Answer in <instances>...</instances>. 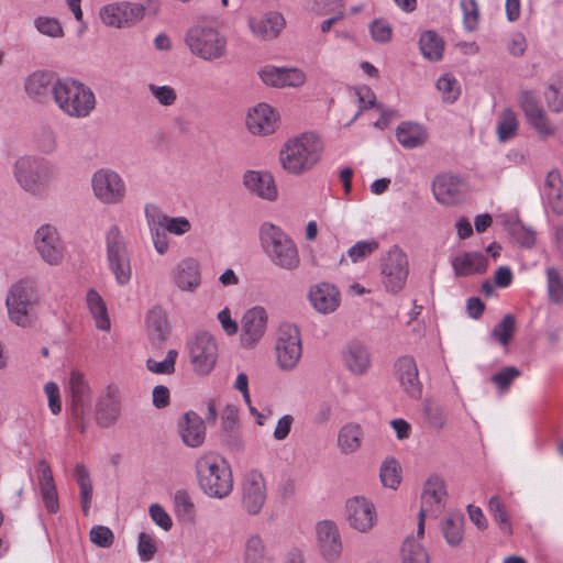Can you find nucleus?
Listing matches in <instances>:
<instances>
[{
	"label": "nucleus",
	"mask_w": 563,
	"mask_h": 563,
	"mask_svg": "<svg viewBox=\"0 0 563 563\" xmlns=\"http://www.w3.org/2000/svg\"><path fill=\"white\" fill-rule=\"evenodd\" d=\"M189 52L208 63L220 60L228 55V38L209 24L192 25L185 35Z\"/></svg>",
	"instance_id": "nucleus-7"
},
{
	"label": "nucleus",
	"mask_w": 563,
	"mask_h": 563,
	"mask_svg": "<svg viewBox=\"0 0 563 563\" xmlns=\"http://www.w3.org/2000/svg\"><path fill=\"white\" fill-rule=\"evenodd\" d=\"M549 298L554 303L563 301V279L560 273L550 267L547 271Z\"/></svg>",
	"instance_id": "nucleus-56"
},
{
	"label": "nucleus",
	"mask_w": 563,
	"mask_h": 563,
	"mask_svg": "<svg viewBox=\"0 0 563 563\" xmlns=\"http://www.w3.org/2000/svg\"><path fill=\"white\" fill-rule=\"evenodd\" d=\"M275 361L282 372H292L302 357V339L300 329L290 322L282 323L275 333Z\"/></svg>",
	"instance_id": "nucleus-9"
},
{
	"label": "nucleus",
	"mask_w": 563,
	"mask_h": 563,
	"mask_svg": "<svg viewBox=\"0 0 563 563\" xmlns=\"http://www.w3.org/2000/svg\"><path fill=\"white\" fill-rule=\"evenodd\" d=\"M147 89L157 103L163 107H170L177 100V92L172 86L151 82L147 85Z\"/></svg>",
	"instance_id": "nucleus-50"
},
{
	"label": "nucleus",
	"mask_w": 563,
	"mask_h": 563,
	"mask_svg": "<svg viewBox=\"0 0 563 563\" xmlns=\"http://www.w3.org/2000/svg\"><path fill=\"white\" fill-rule=\"evenodd\" d=\"M402 563H429V555L415 537H408L401 548Z\"/></svg>",
	"instance_id": "nucleus-43"
},
{
	"label": "nucleus",
	"mask_w": 563,
	"mask_h": 563,
	"mask_svg": "<svg viewBox=\"0 0 563 563\" xmlns=\"http://www.w3.org/2000/svg\"><path fill=\"white\" fill-rule=\"evenodd\" d=\"M90 541L100 548H110L114 541V534L106 526H95L90 530Z\"/></svg>",
	"instance_id": "nucleus-63"
},
{
	"label": "nucleus",
	"mask_w": 563,
	"mask_h": 563,
	"mask_svg": "<svg viewBox=\"0 0 563 563\" xmlns=\"http://www.w3.org/2000/svg\"><path fill=\"white\" fill-rule=\"evenodd\" d=\"M464 27L472 32L476 30L479 21V11L476 0H461Z\"/></svg>",
	"instance_id": "nucleus-57"
},
{
	"label": "nucleus",
	"mask_w": 563,
	"mask_h": 563,
	"mask_svg": "<svg viewBox=\"0 0 563 563\" xmlns=\"http://www.w3.org/2000/svg\"><path fill=\"white\" fill-rule=\"evenodd\" d=\"M168 276L170 284L180 292L195 294L202 285L201 265L194 256L176 262Z\"/></svg>",
	"instance_id": "nucleus-17"
},
{
	"label": "nucleus",
	"mask_w": 563,
	"mask_h": 563,
	"mask_svg": "<svg viewBox=\"0 0 563 563\" xmlns=\"http://www.w3.org/2000/svg\"><path fill=\"white\" fill-rule=\"evenodd\" d=\"M53 100L58 110L71 119L88 118L96 109L95 92L73 78H58L53 87Z\"/></svg>",
	"instance_id": "nucleus-3"
},
{
	"label": "nucleus",
	"mask_w": 563,
	"mask_h": 563,
	"mask_svg": "<svg viewBox=\"0 0 563 563\" xmlns=\"http://www.w3.org/2000/svg\"><path fill=\"white\" fill-rule=\"evenodd\" d=\"M346 521L353 530L366 533L377 522V512L372 500L364 496H354L345 503Z\"/></svg>",
	"instance_id": "nucleus-18"
},
{
	"label": "nucleus",
	"mask_w": 563,
	"mask_h": 563,
	"mask_svg": "<svg viewBox=\"0 0 563 563\" xmlns=\"http://www.w3.org/2000/svg\"><path fill=\"white\" fill-rule=\"evenodd\" d=\"M38 300L33 279L21 278L11 284L4 300L9 321L22 329L32 328L36 321Z\"/></svg>",
	"instance_id": "nucleus-4"
},
{
	"label": "nucleus",
	"mask_w": 563,
	"mask_h": 563,
	"mask_svg": "<svg viewBox=\"0 0 563 563\" xmlns=\"http://www.w3.org/2000/svg\"><path fill=\"white\" fill-rule=\"evenodd\" d=\"M515 329L516 320L514 316L506 314L501 321L494 327L492 336L501 345H507L514 335Z\"/></svg>",
	"instance_id": "nucleus-49"
},
{
	"label": "nucleus",
	"mask_w": 563,
	"mask_h": 563,
	"mask_svg": "<svg viewBox=\"0 0 563 563\" xmlns=\"http://www.w3.org/2000/svg\"><path fill=\"white\" fill-rule=\"evenodd\" d=\"M177 356L178 352L176 350H169L163 361L148 358L146 362V367L150 372L155 374H173L175 372V363Z\"/></svg>",
	"instance_id": "nucleus-53"
},
{
	"label": "nucleus",
	"mask_w": 563,
	"mask_h": 563,
	"mask_svg": "<svg viewBox=\"0 0 563 563\" xmlns=\"http://www.w3.org/2000/svg\"><path fill=\"white\" fill-rule=\"evenodd\" d=\"M395 373L401 390L409 398L419 399L422 395V384L415 358L407 355L398 358L395 364Z\"/></svg>",
	"instance_id": "nucleus-26"
},
{
	"label": "nucleus",
	"mask_w": 563,
	"mask_h": 563,
	"mask_svg": "<svg viewBox=\"0 0 563 563\" xmlns=\"http://www.w3.org/2000/svg\"><path fill=\"white\" fill-rule=\"evenodd\" d=\"M75 477L79 485L81 509L82 512L87 516L90 510L93 492L90 473L87 466L80 463L77 464L75 467Z\"/></svg>",
	"instance_id": "nucleus-41"
},
{
	"label": "nucleus",
	"mask_w": 563,
	"mask_h": 563,
	"mask_svg": "<svg viewBox=\"0 0 563 563\" xmlns=\"http://www.w3.org/2000/svg\"><path fill=\"white\" fill-rule=\"evenodd\" d=\"M426 421L434 430H441L446 424V416L444 410L434 404H427L424 406Z\"/></svg>",
	"instance_id": "nucleus-61"
},
{
	"label": "nucleus",
	"mask_w": 563,
	"mask_h": 563,
	"mask_svg": "<svg viewBox=\"0 0 563 563\" xmlns=\"http://www.w3.org/2000/svg\"><path fill=\"white\" fill-rule=\"evenodd\" d=\"M324 143L314 132H303L289 137L282 145L278 163L284 172L292 176L309 173L321 161Z\"/></svg>",
	"instance_id": "nucleus-1"
},
{
	"label": "nucleus",
	"mask_w": 563,
	"mask_h": 563,
	"mask_svg": "<svg viewBox=\"0 0 563 563\" xmlns=\"http://www.w3.org/2000/svg\"><path fill=\"white\" fill-rule=\"evenodd\" d=\"M309 301L320 313H331L340 305V292L336 287L329 283H320L309 290Z\"/></svg>",
	"instance_id": "nucleus-29"
},
{
	"label": "nucleus",
	"mask_w": 563,
	"mask_h": 563,
	"mask_svg": "<svg viewBox=\"0 0 563 563\" xmlns=\"http://www.w3.org/2000/svg\"><path fill=\"white\" fill-rule=\"evenodd\" d=\"M378 247L379 243L375 239L362 240L352 245L346 254L352 263H360L375 253Z\"/></svg>",
	"instance_id": "nucleus-46"
},
{
	"label": "nucleus",
	"mask_w": 563,
	"mask_h": 563,
	"mask_svg": "<svg viewBox=\"0 0 563 563\" xmlns=\"http://www.w3.org/2000/svg\"><path fill=\"white\" fill-rule=\"evenodd\" d=\"M189 362L196 374L209 375L218 361V343L213 335L206 331L194 333L186 343Z\"/></svg>",
	"instance_id": "nucleus-12"
},
{
	"label": "nucleus",
	"mask_w": 563,
	"mask_h": 563,
	"mask_svg": "<svg viewBox=\"0 0 563 563\" xmlns=\"http://www.w3.org/2000/svg\"><path fill=\"white\" fill-rule=\"evenodd\" d=\"M200 489L210 498L223 499L233 490V475L228 461L214 452H206L195 463Z\"/></svg>",
	"instance_id": "nucleus-2"
},
{
	"label": "nucleus",
	"mask_w": 563,
	"mask_h": 563,
	"mask_svg": "<svg viewBox=\"0 0 563 563\" xmlns=\"http://www.w3.org/2000/svg\"><path fill=\"white\" fill-rule=\"evenodd\" d=\"M37 148L44 154H53L57 150V135L52 129H43L36 139Z\"/></svg>",
	"instance_id": "nucleus-64"
},
{
	"label": "nucleus",
	"mask_w": 563,
	"mask_h": 563,
	"mask_svg": "<svg viewBox=\"0 0 563 563\" xmlns=\"http://www.w3.org/2000/svg\"><path fill=\"white\" fill-rule=\"evenodd\" d=\"M145 220H150L153 225H157L166 234L183 236L191 231L192 224L186 217H170L165 214L161 208L154 203H146L144 207Z\"/></svg>",
	"instance_id": "nucleus-25"
},
{
	"label": "nucleus",
	"mask_w": 563,
	"mask_h": 563,
	"mask_svg": "<svg viewBox=\"0 0 563 563\" xmlns=\"http://www.w3.org/2000/svg\"><path fill=\"white\" fill-rule=\"evenodd\" d=\"M146 224L148 227L155 252L161 256L167 254L170 249V242L167 234L162 229H158L157 225H153L150 220H146Z\"/></svg>",
	"instance_id": "nucleus-58"
},
{
	"label": "nucleus",
	"mask_w": 563,
	"mask_h": 563,
	"mask_svg": "<svg viewBox=\"0 0 563 563\" xmlns=\"http://www.w3.org/2000/svg\"><path fill=\"white\" fill-rule=\"evenodd\" d=\"M157 551L156 541L153 536L141 532L137 537V553L143 562L151 561Z\"/></svg>",
	"instance_id": "nucleus-59"
},
{
	"label": "nucleus",
	"mask_w": 563,
	"mask_h": 563,
	"mask_svg": "<svg viewBox=\"0 0 563 563\" xmlns=\"http://www.w3.org/2000/svg\"><path fill=\"white\" fill-rule=\"evenodd\" d=\"M36 31L45 36L49 37H62L64 30L60 22L52 16L40 15L33 21Z\"/></svg>",
	"instance_id": "nucleus-48"
},
{
	"label": "nucleus",
	"mask_w": 563,
	"mask_h": 563,
	"mask_svg": "<svg viewBox=\"0 0 563 563\" xmlns=\"http://www.w3.org/2000/svg\"><path fill=\"white\" fill-rule=\"evenodd\" d=\"M419 47L424 58L439 62L443 56L444 41L434 31L428 30L421 33Z\"/></svg>",
	"instance_id": "nucleus-38"
},
{
	"label": "nucleus",
	"mask_w": 563,
	"mask_h": 563,
	"mask_svg": "<svg viewBox=\"0 0 563 563\" xmlns=\"http://www.w3.org/2000/svg\"><path fill=\"white\" fill-rule=\"evenodd\" d=\"M341 355L344 367L353 376H365L372 367L369 347L361 341L354 340L346 343Z\"/></svg>",
	"instance_id": "nucleus-23"
},
{
	"label": "nucleus",
	"mask_w": 563,
	"mask_h": 563,
	"mask_svg": "<svg viewBox=\"0 0 563 563\" xmlns=\"http://www.w3.org/2000/svg\"><path fill=\"white\" fill-rule=\"evenodd\" d=\"M53 165L36 155H21L12 164L16 185L33 197H43L53 177Z\"/></svg>",
	"instance_id": "nucleus-5"
},
{
	"label": "nucleus",
	"mask_w": 563,
	"mask_h": 563,
	"mask_svg": "<svg viewBox=\"0 0 563 563\" xmlns=\"http://www.w3.org/2000/svg\"><path fill=\"white\" fill-rule=\"evenodd\" d=\"M521 375V372L515 366H506L495 373L490 380L496 385L500 394L506 393L514 380Z\"/></svg>",
	"instance_id": "nucleus-52"
},
{
	"label": "nucleus",
	"mask_w": 563,
	"mask_h": 563,
	"mask_svg": "<svg viewBox=\"0 0 563 563\" xmlns=\"http://www.w3.org/2000/svg\"><path fill=\"white\" fill-rule=\"evenodd\" d=\"M268 323L265 308L255 306L247 309L241 319L240 342L244 349H254L264 338Z\"/></svg>",
	"instance_id": "nucleus-19"
},
{
	"label": "nucleus",
	"mask_w": 563,
	"mask_h": 563,
	"mask_svg": "<svg viewBox=\"0 0 563 563\" xmlns=\"http://www.w3.org/2000/svg\"><path fill=\"white\" fill-rule=\"evenodd\" d=\"M519 104L525 113L528 123L542 136L554 135L560 129L561 124H552L545 111L539 104L538 98L534 92L523 90L519 95Z\"/></svg>",
	"instance_id": "nucleus-21"
},
{
	"label": "nucleus",
	"mask_w": 563,
	"mask_h": 563,
	"mask_svg": "<svg viewBox=\"0 0 563 563\" xmlns=\"http://www.w3.org/2000/svg\"><path fill=\"white\" fill-rule=\"evenodd\" d=\"M380 479L385 487L395 489L401 479V468L395 459H387L380 466Z\"/></svg>",
	"instance_id": "nucleus-47"
},
{
	"label": "nucleus",
	"mask_w": 563,
	"mask_h": 563,
	"mask_svg": "<svg viewBox=\"0 0 563 563\" xmlns=\"http://www.w3.org/2000/svg\"><path fill=\"white\" fill-rule=\"evenodd\" d=\"M54 75L45 70H36L24 80V91L34 101L43 102L48 93L53 95Z\"/></svg>",
	"instance_id": "nucleus-33"
},
{
	"label": "nucleus",
	"mask_w": 563,
	"mask_h": 563,
	"mask_svg": "<svg viewBox=\"0 0 563 563\" xmlns=\"http://www.w3.org/2000/svg\"><path fill=\"white\" fill-rule=\"evenodd\" d=\"M451 264L456 277L484 274L488 266L487 258L479 252L460 253L452 258Z\"/></svg>",
	"instance_id": "nucleus-32"
},
{
	"label": "nucleus",
	"mask_w": 563,
	"mask_h": 563,
	"mask_svg": "<svg viewBox=\"0 0 563 563\" xmlns=\"http://www.w3.org/2000/svg\"><path fill=\"white\" fill-rule=\"evenodd\" d=\"M435 87L441 93L442 100L448 103H454L461 95V85L454 75L445 73L441 75Z\"/></svg>",
	"instance_id": "nucleus-42"
},
{
	"label": "nucleus",
	"mask_w": 563,
	"mask_h": 563,
	"mask_svg": "<svg viewBox=\"0 0 563 563\" xmlns=\"http://www.w3.org/2000/svg\"><path fill=\"white\" fill-rule=\"evenodd\" d=\"M448 498L444 479L438 475H431L421 494V508L418 514L417 534L424 533V518L427 516L437 518L445 508Z\"/></svg>",
	"instance_id": "nucleus-13"
},
{
	"label": "nucleus",
	"mask_w": 563,
	"mask_h": 563,
	"mask_svg": "<svg viewBox=\"0 0 563 563\" xmlns=\"http://www.w3.org/2000/svg\"><path fill=\"white\" fill-rule=\"evenodd\" d=\"M519 121L517 113L510 109L505 108L497 118L496 133L498 141L505 143L515 137L518 131Z\"/></svg>",
	"instance_id": "nucleus-40"
},
{
	"label": "nucleus",
	"mask_w": 563,
	"mask_h": 563,
	"mask_svg": "<svg viewBox=\"0 0 563 563\" xmlns=\"http://www.w3.org/2000/svg\"><path fill=\"white\" fill-rule=\"evenodd\" d=\"M243 563H268L264 542L258 536H250L246 539Z\"/></svg>",
	"instance_id": "nucleus-45"
},
{
	"label": "nucleus",
	"mask_w": 563,
	"mask_h": 563,
	"mask_svg": "<svg viewBox=\"0 0 563 563\" xmlns=\"http://www.w3.org/2000/svg\"><path fill=\"white\" fill-rule=\"evenodd\" d=\"M90 186L96 200L104 206L120 205L128 195V186L123 177L117 170L108 167L92 173Z\"/></svg>",
	"instance_id": "nucleus-11"
},
{
	"label": "nucleus",
	"mask_w": 563,
	"mask_h": 563,
	"mask_svg": "<svg viewBox=\"0 0 563 563\" xmlns=\"http://www.w3.org/2000/svg\"><path fill=\"white\" fill-rule=\"evenodd\" d=\"M260 241L269 261L286 271H294L300 264L297 245L279 227L264 222L260 228Z\"/></svg>",
	"instance_id": "nucleus-6"
},
{
	"label": "nucleus",
	"mask_w": 563,
	"mask_h": 563,
	"mask_svg": "<svg viewBox=\"0 0 563 563\" xmlns=\"http://www.w3.org/2000/svg\"><path fill=\"white\" fill-rule=\"evenodd\" d=\"M178 430L183 442L189 448H198L205 442V421L195 411H188L183 416Z\"/></svg>",
	"instance_id": "nucleus-30"
},
{
	"label": "nucleus",
	"mask_w": 563,
	"mask_h": 563,
	"mask_svg": "<svg viewBox=\"0 0 563 563\" xmlns=\"http://www.w3.org/2000/svg\"><path fill=\"white\" fill-rule=\"evenodd\" d=\"M146 329L148 333L159 342L166 340L168 328L167 320L161 309H152L146 314Z\"/></svg>",
	"instance_id": "nucleus-44"
},
{
	"label": "nucleus",
	"mask_w": 563,
	"mask_h": 563,
	"mask_svg": "<svg viewBox=\"0 0 563 563\" xmlns=\"http://www.w3.org/2000/svg\"><path fill=\"white\" fill-rule=\"evenodd\" d=\"M355 96L357 98L360 110L352 118V120L347 123V125L352 124L357 120L362 111L368 108L377 107L380 108L379 104L376 103V97L374 92L368 87H358L355 89Z\"/></svg>",
	"instance_id": "nucleus-60"
},
{
	"label": "nucleus",
	"mask_w": 563,
	"mask_h": 563,
	"mask_svg": "<svg viewBox=\"0 0 563 563\" xmlns=\"http://www.w3.org/2000/svg\"><path fill=\"white\" fill-rule=\"evenodd\" d=\"M278 121V112L268 103L260 102L247 110L245 126L252 135L267 136L276 131Z\"/></svg>",
	"instance_id": "nucleus-22"
},
{
	"label": "nucleus",
	"mask_w": 563,
	"mask_h": 563,
	"mask_svg": "<svg viewBox=\"0 0 563 563\" xmlns=\"http://www.w3.org/2000/svg\"><path fill=\"white\" fill-rule=\"evenodd\" d=\"M71 402L76 412L89 402L90 388L81 373L71 371L69 377Z\"/></svg>",
	"instance_id": "nucleus-39"
},
{
	"label": "nucleus",
	"mask_w": 563,
	"mask_h": 563,
	"mask_svg": "<svg viewBox=\"0 0 563 563\" xmlns=\"http://www.w3.org/2000/svg\"><path fill=\"white\" fill-rule=\"evenodd\" d=\"M258 75L265 85L284 88V67L267 65L258 71Z\"/></svg>",
	"instance_id": "nucleus-62"
},
{
	"label": "nucleus",
	"mask_w": 563,
	"mask_h": 563,
	"mask_svg": "<svg viewBox=\"0 0 563 563\" xmlns=\"http://www.w3.org/2000/svg\"><path fill=\"white\" fill-rule=\"evenodd\" d=\"M410 265L407 253L398 245H393L379 260L380 284L391 295L401 292L408 280Z\"/></svg>",
	"instance_id": "nucleus-10"
},
{
	"label": "nucleus",
	"mask_w": 563,
	"mask_h": 563,
	"mask_svg": "<svg viewBox=\"0 0 563 563\" xmlns=\"http://www.w3.org/2000/svg\"><path fill=\"white\" fill-rule=\"evenodd\" d=\"M104 240L108 269L113 275L117 285H129L132 278L131 254L120 227L111 225L106 232Z\"/></svg>",
	"instance_id": "nucleus-8"
},
{
	"label": "nucleus",
	"mask_w": 563,
	"mask_h": 563,
	"mask_svg": "<svg viewBox=\"0 0 563 563\" xmlns=\"http://www.w3.org/2000/svg\"><path fill=\"white\" fill-rule=\"evenodd\" d=\"M174 508L177 517L191 519L195 514V505L186 490H177L174 495Z\"/></svg>",
	"instance_id": "nucleus-55"
},
{
	"label": "nucleus",
	"mask_w": 563,
	"mask_h": 563,
	"mask_svg": "<svg viewBox=\"0 0 563 563\" xmlns=\"http://www.w3.org/2000/svg\"><path fill=\"white\" fill-rule=\"evenodd\" d=\"M266 500V483L258 471L245 474L241 484V503L249 515H258Z\"/></svg>",
	"instance_id": "nucleus-20"
},
{
	"label": "nucleus",
	"mask_w": 563,
	"mask_h": 563,
	"mask_svg": "<svg viewBox=\"0 0 563 563\" xmlns=\"http://www.w3.org/2000/svg\"><path fill=\"white\" fill-rule=\"evenodd\" d=\"M247 24L254 36L261 40H272L279 35L286 21L280 12L269 11L262 16H250Z\"/></svg>",
	"instance_id": "nucleus-28"
},
{
	"label": "nucleus",
	"mask_w": 563,
	"mask_h": 563,
	"mask_svg": "<svg viewBox=\"0 0 563 563\" xmlns=\"http://www.w3.org/2000/svg\"><path fill=\"white\" fill-rule=\"evenodd\" d=\"M396 137L405 148H417L423 146L428 134L421 124L402 122L396 130Z\"/></svg>",
	"instance_id": "nucleus-36"
},
{
	"label": "nucleus",
	"mask_w": 563,
	"mask_h": 563,
	"mask_svg": "<svg viewBox=\"0 0 563 563\" xmlns=\"http://www.w3.org/2000/svg\"><path fill=\"white\" fill-rule=\"evenodd\" d=\"M244 188L253 196L275 201L278 198V189L274 176L267 170H246L242 176Z\"/></svg>",
	"instance_id": "nucleus-24"
},
{
	"label": "nucleus",
	"mask_w": 563,
	"mask_h": 563,
	"mask_svg": "<svg viewBox=\"0 0 563 563\" xmlns=\"http://www.w3.org/2000/svg\"><path fill=\"white\" fill-rule=\"evenodd\" d=\"M145 8L134 2H113L100 8L99 19L109 27H129L144 18Z\"/></svg>",
	"instance_id": "nucleus-16"
},
{
	"label": "nucleus",
	"mask_w": 563,
	"mask_h": 563,
	"mask_svg": "<svg viewBox=\"0 0 563 563\" xmlns=\"http://www.w3.org/2000/svg\"><path fill=\"white\" fill-rule=\"evenodd\" d=\"M440 530L450 547H460L464 539V517L461 514H450L442 520Z\"/></svg>",
	"instance_id": "nucleus-37"
},
{
	"label": "nucleus",
	"mask_w": 563,
	"mask_h": 563,
	"mask_svg": "<svg viewBox=\"0 0 563 563\" xmlns=\"http://www.w3.org/2000/svg\"><path fill=\"white\" fill-rule=\"evenodd\" d=\"M34 247L41 260L51 266L60 265L65 256V244L56 227L40 225L33 235Z\"/></svg>",
	"instance_id": "nucleus-15"
},
{
	"label": "nucleus",
	"mask_w": 563,
	"mask_h": 563,
	"mask_svg": "<svg viewBox=\"0 0 563 563\" xmlns=\"http://www.w3.org/2000/svg\"><path fill=\"white\" fill-rule=\"evenodd\" d=\"M86 306L95 327L104 332L111 330V319L104 299L96 289H89L86 294Z\"/></svg>",
	"instance_id": "nucleus-34"
},
{
	"label": "nucleus",
	"mask_w": 563,
	"mask_h": 563,
	"mask_svg": "<svg viewBox=\"0 0 563 563\" xmlns=\"http://www.w3.org/2000/svg\"><path fill=\"white\" fill-rule=\"evenodd\" d=\"M318 554L325 563H340L344 545L341 530L333 520H321L314 527Z\"/></svg>",
	"instance_id": "nucleus-14"
},
{
	"label": "nucleus",
	"mask_w": 563,
	"mask_h": 563,
	"mask_svg": "<svg viewBox=\"0 0 563 563\" xmlns=\"http://www.w3.org/2000/svg\"><path fill=\"white\" fill-rule=\"evenodd\" d=\"M463 187L462 179L450 173L440 174L432 181L435 200L445 206H452L460 201Z\"/></svg>",
	"instance_id": "nucleus-27"
},
{
	"label": "nucleus",
	"mask_w": 563,
	"mask_h": 563,
	"mask_svg": "<svg viewBox=\"0 0 563 563\" xmlns=\"http://www.w3.org/2000/svg\"><path fill=\"white\" fill-rule=\"evenodd\" d=\"M488 510L492 514L494 520L500 525V528L506 532H510V521L506 505L499 496H493L489 499Z\"/></svg>",
	"instance_id": "nucleus-54"
},
{
	"label": "nucleus",
	"mask_w": 563,
	"mask_h": 563,
	"mask_svg": "<svg viewBox=\"0 0 563 563\" xmlns=\"http://www.w3.org/2000/svg\"><path fill=\"white\" fill-rule=\"evenodd\" d=\"M541 197L545 209L558 216L563 213V180L558 169L548 173Z\"/></svg>",
	"instance_id": "nucleus-31"
},
{
	"label": "nucleus",
	"mask_w": 563,
	"mask_h": 563,
	"mask_svg": "<svg viewBox=\"0 0 563 563\" xmlns=\"http://www.w3.org/2000/svg\"><path fill=\"white\" fill-rule=\"evenodd\" d=\"M363 438L364 430L361 424L356 422H346L338 432L336 444L341 453L352 454L361 449Z\"/></svg>",
	"instance_id": "nucleus-35"
},
{
	"label": "nucleus",
	"mask_w": 563,
	"mask_h": 563,
	"mask_svg": "<svg viewBox=\"0 0 563 563\" xmlns=\"http://www.w3.org/2000/svg\"><path fill=\"white\" fill-rule=\"evenodd\" d=\"M341 0H305L306 11L316 15H325L342 10Z\"/></svg>",
	"instance_id": "nucleus-51"
}]
</instances>
